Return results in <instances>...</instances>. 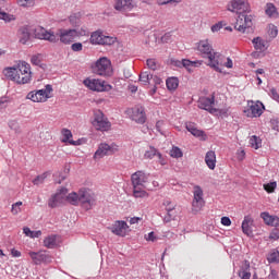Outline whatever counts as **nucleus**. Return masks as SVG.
Masks as SVG:
<instances>
[{
    "label": "nucleus",
    "mask_w": 279,
    "mask_h": 279,
    "mask_svg": "<svg viewBox=\"0 0 279 279\" xmlns=\"http://www.w3.org/2000/svg\"><path fill=\"white\" fill-rule=\"evenodd\" d=\"M222 27H223V24H221V22H219V23L211 26V32H214V33L219 32V31L222 29Z\"/></svg>",
    "instance_id": "58"
},
{
    "label": "nucleus",
    "mask_w": 279,
    "mask_h": 279,
    "mask_svg": "<svg viewBox=\"0 0 279 279\" xmlns=\"http://www.w3.org/2000/svg\"><path fill=\"white\" fill-rule=\"evenodd\" d=\"M276 189H278V182L276 181L264 184V191H266V193H275Z\"/></svg>",
    "instance_id": "37"
},
{
    "label": "nucleus",
    "mask_w": 279,
    "mask_h": 279,
    "mask_svg": "<svg viewBox=\"0 0 279 279\" xmlns=\"http://www.w3.org/2000/svg\"><path fill=\"white\" fill-rule=\"evenodd\" d=\"M133 196L136 198L147 197V192L145 191V187L133 186Z\"/></svg>",
    "instance_id": "35"
},
{
    "label": "nucleus",
    "mask_w": 279,
    "mask_h": 279,
    "mask_svg": "<svg viewBox=\"0 0 279 279\" xmlns=\"http://www.w3.org/2000/svg\"><path fill=\"white\" fill-rule=\"evenodd\" d=\"M129 90H131L132 93H136V90H138V86L130 84Z\"/></svg>",
    "instance_id": "64"
},
{
    "label": "nucleus",
    "mask_w": 279,
    "mask_h": 279,
    "mask_svg": "<svg viewBox=\"0 0 279 279\" xmlns=\"http://www.w3.org/2000/svg\"><path fill=\"white\" fill-rule=\"evenodd\" d=\"M46 179H47V173L38 175L35 180H33V184L38 186V184H43V182H45Z\"/></svg>",
    "instance_id": "49"
},
{
    "label": "nucleus",
    "mask_w": 279,
    "mask_h": 279,
    "mask_svg": "<svg viewBox=\"0 0 279 279\" xmlns=\"http://www.w3.org/2000/svg\"><path fill=\"white\" fill-rule=\"evenodd\" d=\"M254 16L247 15L246 13H240L236 19L238 32L245 34V29L252 27Z\"/></svg>",
    "instance_id": "14"
},
{
    "label": "nucleus",
    "mask_w": 279,
    "mask_h": 279,
    "mask_svg": "<svg viewBox=\"0 0 279 279\" xmlns=\"http://www.w3.org/2000/svg\"><path fill=\"white\" fill-rule=\"evenodd\" d=\"M214 114V117H221V119H226L228 117V109H217V111Z\"/></svg>",
    "instance_id": "46"
},
{
    "label": "nucleus",
    "mask_w": 279,
    "mask_h": 279,
    "mask_svg": "<svg viewBox=\"0 0 279 279\" xmlns=\"http://www.w3.org/2000/svg\"><path fill=\"white\" fill-rule=\"evenodd\" d=\"M204 206H206L204 190H202V186L195 185L193 189L192 213H199Z\"/></svg>",
    "instance_id": "7"
},
{
    "label": "nucleus",
    "mask_w": 279,
    "mask_h": 279,
    "mask_svg": "<svg viewBox=\"0 0 279 279\" xmlns=\"http://www.w3.org/2000/svg\"><path fill=\"white\" fill-rule=\"evenodd\" d=\"M20 43L22 45H27V43L29 41V38H31V34H29V28L27 27H22L20 28Z\"/></svg>",
    "instance_id": "30"
},
{
    "label": "nucleus",
    "mask_w": 279,
    "mask_h": 279,
    "mask_svg": "<svg viewBox=\"0 0 279 279\" xmlns=\"http://www.w3.org/2000/svg\"><path fill=\"white\" fill-rule=\"evenodd\" d=\"M144 239L149 243H156L158 241V236L154 231L149 232L148 234H145Z\"/></svg>",
    "instance_id": "42"
},
{
    "label": "nucleus",
    "mask_w": 279,
    "mask_h": 279,
    "mask_svg": "<svg viewBox=\"0 0 279 279\" xmlns=\"http://www.w3.org/2000/svg\"><path fill=\"white\" fill-rule=\"evenodd\" d=\"M267 29H268V36H270V38H276L278 36V26L274 24H269Z\"/></svg>",
    "instance_id": "40"
},
{
    "label": "nucleus",
    "mask_w": 279,
    "mask_h": 279,
    "mask_svg": "<svg viewBox=\"0 0 279 279\" xmlns=\"http://www.w3.org/2000/svg\"><path fill=\"white\" fill-rule=\"evenodd\" d=\"M265 14L268 15L269 19H278L279 12L278 8H276V4L268 2L265 8Z\"/></svg>",
    "instance_id": "26"
},
{
    "label": "nucleus",
    "mask_w": 279,
    "mask_h": 279,
    "mask_svg": "<svg viewBox=\"0 0 279 279\" xmlns=\"http://www.w3.org/2000/svg\"><path fill=\"white\" fill-rule=\"evenodd\" d=\"M132 0H116L114 9L119 12L123 10H132Z\"/></svg>",
    "instance_id": "27"
},
{
    "label": "nucleus",
    "mask_w": 279,
    "mask_h": 279,
    "mask_svg": "<svg viewBox=\"0 0 279 279\" xmlns=\"http://www.w3.org/2000/svg\"><path fill=\"white\" fill-rule=\"evenodd\" d=\"M250 145L251 147H253V149H260L263 142L258 138V136L253 135L250 138Z\"/></svg>",
    "instance_id": "36"
},
{
    "label": "nucleus",
    "mask_w": 279,
    "mask_h": 279,
    "mask_svg": "<svg viewBox=\"0 0 279 279\" xmlns=\"http://www.w3.org/2000/svg\"><path fill=\"white\" fill-rule=\"evenodd\" d=\"M262 219L266 223V226H271L272 228H278L279 226V217L278 216H271L267 211H263L260 214Z\"/></svg>",
    "instance_id": "23"
},
{
    "label": "nucleus",
    "mask_w": 279,
    "mask_h": 279,
    "mask_svg": "<svg viewBox=\"0 0 279 279\" xmlns=\"http://www.w3.org/2000/svg\"><path fill=\"white\" fill-rule=\"evenodd\" d=\"M19 5H21V8H32L34 0H19Z\"/></svg>",
    "instance_id": "50"
},
{
    "label": "nucleus",
    "mask_w": 279,
    "mask_h": 279,
    "mask_svg": "<svg viewBox=\"0 0 279 279\" xmlns=\"http://www.w3.org/2000/svg\"><path fill=\"white\" fill-rule=\"evenodd\" d=\"M23 233L25 234V236H29V239L32 238V229H29V227H24Z\"/></svg>",
    "instance_id": "63"
},
{
    "label": "nucleus",
    "mask_w": 279,
    "mask_h": 279,
    "mask_svg": "<svg viewBox=\"0 0 279 279\" xmlns=\"http://www.w3.org/2000/svg\"><path fill=\"white\" fill-rule=\"evenodd\" d=\"M146 64H147L148 69H150V71H156V69H158V63H156L155 59H148L146 61Z\"/></svg>",
    "instance_id": "47"
},
{
    "label": "nucleus",
    "mask_w": 279,
    "mask_h": 279,
    "mask_svg": "<svg viewBox=\"0 0 279 279\" xmlns=\"http://www.w3.org/2000/svg\"><path fill=\"white\" fill-rule=\"evenodd\" d=\"M31 62L32 64H34L35 66H40L41 62H43V54H34L31 58Z\"/></svg>",
    "instance_id": "41"
},
{
    "label": "nucleus",
    "mask_w": 279,
    "mask_h": 279,
    "mask_svg": "<svg viewBox=\"0 0 279 279\" xmlns=\"http://www.w3.org/2000/svg\"><path fill=\"white\" fill-rule=\"evenodd\" d=\"M69 19H70L71 25H75V26L80 25V16H77V14H73Z\"/></svg>",
    "instance_id": "53"
},
{
    "label": "nucleus",
    "mask_w": 279,
    "mask_h": 279,
    "mask_svg": "<svg viewBox=\"0 0 279 279\" xmlns=\"http://www.w3.org/2000/svg\"><path fill=\"white\" fill-rule=\"evenodd\" d=\"M8 106V98L7 97H1L0 98V109L5 108Z\"/></svg>",
    "instance_id": "62"
},
{
    "label": "nucleus",
    "mask_w": 279,
    "mask_h": 279,
    "mask_svg": "<svg viewBox=\"0 0 279 279\" xmlns=\"http://www.w3.org/2000/svg\"><path fill=\"white\" fill-rule=\"evenodd\" d=\"M228 10L236 14L247 13L250 12V2H247V0H232Z\"/></svg>",
    "instance_id": "13"
},
{
    "label": "nucleus",
    "mask_w": 279,
    "mask_h": 279,
    "mask_svg": "<svg viewBox=\"0 0 279 279\" xmlns=\"http://www.w3.org/2000/svg\"><path fill=\"white\" fill-rule=\"evenodd\" d=\"M93 73L95 75H100L101 77H110L112 75V63L106 57L98 59L92 66Z\"/></svg>",
    "instance_id": "4"
},
{
    "label": "nucleus",
    "mask_w": 279,
    "mask_h": 279,
    "mask_svg": "<svg viewBox=\"0 0 279 279\" xmlns=\"http://www.w3.org/2000/svg\"><path fill=\"white\" fill-rule=\"evenodd\" d=\"M151 74H149V72H142L140 74V82L144 85L147 86V84H149V81L151 80Z\"/></svg>",
    "instance_id": "38"
},
{
    "label": "nucleus",
    "mask_w": 279,
    "mask_h": 279,
    "mask_svg": "<svg viewBox=\"0 0 279 279\" xmlns=\"http://www.w3.org/2000/svg\"><path fill=\"white\" fill-rule=\"evenodd\" d=\"M253 47L256 49V51H266L267 49V41L263 39L262 37H255L253 40Z\"/></svg>",
    "instance_id": "29"
},
{
    "label": "nucleus",
    "mask_w": 279,
    "mask_h": 279,
    "mask_svg": "<svg viewBox=\"0 0 279 279\" xmlns=\"http://www.w3.org/2000/svg\"><path fill=\"white\" fill-rule=\"evenodd\" d=\"M265 110V105L260 101H252L250 109L247 110L246 117L251 118H258L263 114V111Z\"/></svg>",
    "instance_id": "18"
},
{
    "label": "nucleus",
    "mask_w": 279,
    "mask_h": 279,
    "mask_svg": "<svg viewBox=\"0 0 279 279\" xmlns=\"http://www.w3.org/2000/svg\"><path fill=\"white\" fill-rule=\"evenodd\" d=\"M66 193H69V190L66 187H61L54 195L51 196L48 202V206L50 208H57L59 204H62V202L66 199Z\"/></svg>",
    "instance_id": "17"
},
{
    "label": "nucleus",
    "mask_w": 279,
    "mask_h": 279,
    "mask_svg": "<svg viewBox=\"0 0 279 279\" xmlns=\"http://www.w3.org/2000/svg\"><path fill=\"white\" fill-rule=\"evenodd\" d=\"M54 36H57V40L60 38L63 45H71L77 38V29H59Z\"/></svg>",
    "instance_id": "12"
},
{
    "label": "nucleus",
    "mask_w": 279,
    "mask_h": 279,
    "mask_svg": "<svg viewBox=\"0 0 279 279\" xmlns=\"http://www.w3.org/2000/svg\"><path fill=\"white\" fill-rule=\"evenodd\" d=\"M138 221H143V218L141 217H133L129 220V223H131V226H134V223H138Z\"/></svg>",
    "instance_id": "61"
},
{
    "label": "nucleus",
    "mask_w": 279,
    "mask_h": 279,
    "mask_svg": "<svg viewBox=\"0 0 279 279\" xmlns=\"http://www.w3.org/2000/svg\"><path fill=\"white\" fill-rule=\"evenodd\" d=\"M92 45H114L117 43V37L105 35L101 31H96L90 36Z\"/></svg>",
    "instance_id": "9"
},
{
    "label": "nucleus",
    "mask_w": 279,
    "mask_h": 279,
    "mask_svg": "<svg viewBox=\"0 0 279 279\" xmlns=\"http://www.w3.org/2000/svg\"><path fill=\"white\" fill-rule=\"evenodd\" d=\"M221 225L227 226V227L232 226V220H230V217L225 216V217L221 218Z\"/></svg>",
    "instance_id": "55"
},
{
    "label": "nucleus",
    "mask_w": 279,
    "mask_h": 279,
    "mask_svg": "<svg viewBox=\"0 0 279 279\" xmlns=\"http://www.w3.org/2000/svg\"><path fill=\"white\" fill-rule=\"evenodd\" d=\"M131 119L132 121H135V123H140L141 125H143V123L147 121V117L145 116V108L134 107L132 110Z\"/></svg>",
    "instance_id": "19"
},
{
    "label": "nucleus",
    "mask_w": 279,
    "mask_h": 279,
    "mask_svg": "<svg viewBox=\"0 0 279 279\" xmlns=\"http://www.w3.org/2000/svg\"><path fill=\"white\" fill-rule=\"evenodd\" d=\"M170 156L172 158H182L183 154L179 147H172V149L170 151Z\"/></svg>",
    "instance_id": "43"
},
{
    "label": "nucleus",
    "mask_w": 279,
    "mask_h": 279,
    "mask_svg": "<svg viewBox=\"0 0 279 279\" xmlns=\"http://www.w3.org/2000/svg\"><path fill=\"white\" fill-rule=\"evenodd\" d=\"M197 51L202 58L208 59V66L218 71V73H221L219 64H223V54L215 52V49H213V45L208 39H203L197 44Z\"/></svg>",
    "instance_id": "2"
},
{
    "label": "nucleus",
    "mask_w": 279,
    "mask_h": 279,
    "mask_svg": "<svg viewBox=\"0 0 279 279\" xmlns=\"http://www.w3.org/2000/svg\"><path fill=\"white\" fill-rule=\"evenodd\" d=\"M162 125H165V121H161V120L157 121L156 130H157V132H160L161 134H165V132H162Z\"/></svg>",
    "instance_id": "57"
},
{
    "label": "nucleus",
    "mask_w": 279,
    "mask_h": 279,
    "mask_svg": "<svg viewBox=\"0 0 279 279\" xmlns=\"http://www.w3.org/2000/svg\"><path fill=\"white\" fill-rule=\"evenodd\" d=\"M128 222L121 220V221H116L114 225L111 228V231L113 234H117L118 236H125L128 234L129 230Z\"/></svg>",
    "instance_id": "21"
},
{
    "label": "nucleus",
    "mask_w": 279,
    "mask_h": 279,
    "mask_svg": "<svg viewBox=\"0 0 279 279\" xmlns=\"http://www.w3.org/2000/svg\"><path fill=\"white\" fill-rule=\"evenodd\" d=\"M3 74L16 84H29L32 82V66L25 61H20L13 68H5Z\"/></svg>",
    "instance_id": "1"
},
{
    "label": "nucleus",
    "mask_w": 279,
    "mask_h": 279,
    "mask_svg": "<svg viewBox=\"0 0 279 279\" xmlns=\"http://www.w3.org/2000/svg\"><path fill=\"white\" fill-rule=\"evenodd\" d=\"M185 128L187 132H191L192 135L195 136L196 138H201V141H206L207 138L206 133L197 129V126H195V123L189 122L185 124Z\"/></svg>",
    "instance_id": "22"
},
{
    "label": "nucleus",
    "mask_w": 279,
    "mask_h": 279,
    "mask_svg": "<svg viewBox=\"0 0 279 279\" xmlns=\"http://www.w3.org/2000/svg\"><path fill=\"white\" fill-rule=\"evenodd\" d=\"M72 51H82V49H84V46L82 45V43H74L71 46Z\"/></svg>",
    "instance_id": "54"
},
{
    "label": "nucleus",
    "mask_w": 279,
    "mask_h": 279,
    "mask_svg": "<svg viewBox=\"0 0 279 279\" xmlns=\"http://www.w3.org/2000/svg\"><path fill=\"white\" fill-rule=\"evenodd\" d=\"M14 15L5 13V11L1 10L0 8V20L4 21V23H10L12 21H14Z\"/></svg>",
    "instance_id": "39"
},
{
    "label": "nucleus",
    "mask_w": 279,
    "mask_h": 279,
    "mask_svg": "<svg viewBox=\"0 0 279 279\" xmlns=\"http://www.w3.org/2000/svg\"><path fill=\"white\" fill-rule=\"evenodd\" d=\"M21 206H23V202H16L12 205L11 213L13 215H19L21 213Z\"/></svg>",
    "instance_id": "45"
},
{
    "label": "nucleus",
    "mask_w": 279,
    "mask_h": 279,
    "mask_svg": "<svg viewBox=\"0 0 279 279\" xmlns=\"http://www.w3.org/2000/svg\"><path fill=\"white\" fill-rule=\"evenodd\" d=\"M205 162L208 169H210L211 171L215 170V168L217 167V155L214 150H209L206 153Z\"/></svg>",
    "instance_id": "24"
},
{
    "label": "nucleus",
    "mask_w": 279,
    "mask_h": 279,
    "mask_svg": "<svg viewBox=\"0 0 279 279\" xmlns=\"http://www.w3.org/2000/svg\"><path fill=\"white\" fill-rule=\"evenodd\" d=\"M92 125L100 132H108L110 130V121H108V118L104 116L101 110L95 111Z\"/></svg>",
    "instance_id": "8"
},
{
    "label": "nucleus",
    "mask_w": 279,
    "mask_h": 279,
    "mask_svg": "<svg viewBox=\"0 0 279 279\" xmlns=\"http://www.w3.org/2000/svg\"><path fill=\"white\" fill-rule=\"evenodd\" d=\"M166 86L168 90H175L180 86V81L175 76L169 77L166 81Z\"/></svg>",
    "instance_id": "33"
},
{
    "label": "nucleus",
    "mask_w": 279,
    "mask_h": 279,
    "mask_svg": "<svg viewBox=\"0 0 279 279\" xmlns=\"http://www.w3.org/2000/svg\"><path fill=\"white\" fill-rule=\"evenodd\" d=\"M9 128L16 133L21 132V126L19 125V122L16 120L9 121Z\"/></svg>",
    "instance_id": "44"
},
{
    "label": "nucleus",
    "mask_w": 279,
    "mask_h": 279,
    "mask_svg": "<svg viewBox=\"0 0 279 279\" xmlns=\"http://www.w3.org/2000/svg\"><path fill=\"white\" fill-rule=\"evenodd\" d=\"M270 128L275 130V132H279V119L270 120Z\"/></svg>",
    "instance_id": "52"
},
{
    "label": "nucleus",
    "mask_w": 279,
    "mask_h": 279,
    "mask_svg": "<svg viewBox=\"0 0 279 279\" xmlns=\"http://www.w3.org/2000/svg\"><path fill=\"white\" fill-rule=\"evenodd\" d=\"M203 64V60L191 61L189 59H183L182 61H178V65L184 66L189 73H193L194 69H199Z\"/></svg>",
    "instance_id": "20"
},
{
    "label": "nucleus",
    "mask_w": 279,
    "mask_h": 279,
    "mask_svg": "<svg viewBox=\"0 0 279 279\" xmlns=\"http://www.w3.org/2000/svg\"><path fill=\"white\" fill-rule=\"evenodd\" d=\"M161 43H171V33H166V34L161 37Z\"/></svg>",
    "instance_id": "60"
},
{
    "label": "nucleus",
    "mask_w": 279,
    "mask_h": 279,
    "mask_svg": "<svg viewBox=\"0 0 279 279\" xmlns=\"http://www.w3.org/2000/svg\"><path fill=\"white\" fill-rule=\"evenodd\" d=\"M60 243V235L51 234L44 240V245H58Z\"/></svg>",
    "instance_id": "34"
},
{
    "label": "nucleus",
    "mask_w": 279,
    "mask_h": 279,
    "mask_svg": "<svg viewBox=\"0 0 279 279\" xmlns=\"http://www.w3.org/2000/svg\"><path fill=\"white\" fill-rule=\"evenodd\" d=\"M163 206L166 207V210H169V208H175V204L169 199L163 201Z\"/></svg>",
    "instance_id": "56"
},
{
    "label": "nucleus",
    "mask_w": 279,
    "mask_h": 279,
    "mask_svg": "<svg viewBox=\"0 0 279 279\" xmlns=\"http://www.w3.org/2000/svg\"><path fill=\"white\" fill-rule=\"evenodd\" d=\"M119 151V146L114 143L112 144H106L102 143L98 146V149L96 150L94 158H104V156H112V154H117Z\"/></svg>",
    "instance_id": "10"
},
{
    "label": "nucleus",
    "mask_w": 279,
    "mask_h": 279,
    "mask_svg": "<svg viewBox=\"0 0 279 279\" xmlns=\"http://www.w3.org/2000/svg\"><path fill=\"white\" fill-rule=\"evenodd\" d=\"M72 206H82L84 210H90L97 204V196L93 191L82 189L78 193H71L66 197Z\"/></svg>",
    "instance_id": "3"
},
{
    "label": "nucleus",
    "mask_w": 279,
    "mask_h": 279,
    "mask_svg": "<svg viewBox=\"0 0 279 279\" xmlns=\"http://www.w3.org/2000/svg\"><path fill=\"white\" fill-rule=\"evenodd\" d=\"M268 95H269V97H271V99L279 102V94L276 88H274V87L270 88Z\"/></svg>",
    "instance_id": "48"
},
{
    "label": "nucleus",
    "mask_w": 279,
    "mask_h": 279,
    "mask_svg": "<svg viewBox=\"0 0 279 279\" xmlns=\"http://www.w3.org/2000/svg\"><path fill=\"white\" fill-rule=\"evenodd\" d=\"M215 106V97H201L198 99V108L201 110H206L209 114H215L217 112V108Z\"/></svg>",
    "instance_id": "15"
},
{
    "label": "nucleus",
    "mask_w": 279,
    "mask_h": 279,
    "mask_svg": "<svg viewBox=\"0 0 279 279\" xmlns=\"http://www.w3.org/2000/svg\"><path fill=\"white\" fill-rule=\"evenodd\" d=\"M226 57L222 56V64H219V66H226L227 69H232L233 62L232 59L227 58V62H225Z\"/></svg>",
    "instance_id": "51"
},
{
    "label": "nucleus",
    "mask_w": 279,
    "mask_h": 279,
    "mask_svg": "<svg viewBox=\"0 0 279 279\" xmlns=\"http://www.w3.org/2000/svg\"><path fill=\"white\" fill-rule=\"evenodd\" d=\"M83 84L86 88L95 90L96 93H108L109 90H112V85L99 78H85Z\"/></svg>",
    "instance_id": "5"
},
{
    "label": "nucleus",
    "mask_w": 279,
    "mask_h": 279,
    "mask_svg": "<svg viewBox=\"0 0 279 279\" xmlns=\"http://www.w3.org/2000/svg\"><path fill=\"white\" fill-rule=\"evenodd\" d=\"M40 236H43V231L40 230L31 232V239H38Z\"/></svg>",
    "instance_id": "59"
},
{
    "label": "nucleus",
    "mask_w": 279,
    "mask_h": 279,
    "mask_svg": "<svg viewBox=\"0 0 279 279\" xmlns=\"http://www.w3.org/2000/svg\"><path fill=\"white\" fill-rule=\"evenodd\" d=\"M34 36L39 40H48V43H58V35L51 31H46L45 27L37 26L34 28Z\"/></svg>",
    "instance_id": "11"
},
{
    "label": "nucleus",
    "mask_w": 279,
    "mask_h": 279,
    "mask_svg": "<svg viewBox=\"0 0 279 279\" xmlns=\"http://www.w3.org/2000/svg\"><path fill=\"white\" fill-rule=\"evenodd\" d=\"M132 186L146 187L147 182H149V174L143 171H136L131 177Z\"/></svg>",
    "instance_id": "16"
},
{
    "label": "nucleus",
    "mask_w": 279,
    "mask_h": 279,
    "mask_svg": "<svg viewBox=\"0 0 279 279\" xmlns=\"http://www.w3.org/2000/svg\"><path fill=\"white\" fill-rule=\"evenodd\" d=\"M53 92V87L51 85H46L44 89H38L36 92H29L27 94V99H31V101H35L37 104L44 102L49 97H51V93Z\"/></svg>",
    "instance_id": "6"
},
{
    "label": "nucleus",
    "mask_w": 279,
    "mask_h": 279,
    "mask_svg": "<svg viewBox=\"0 0 279 279\" xmlns=\"http://www.w3.org/2000/svg\"><path fill=\"white\" fill-rule=\"evenodd\" d=\"M251 225L252 218H250L248 216L244 217V220L242 221V231L244 232V234H247V236L252 234V227H250Z\"/></svg>",
    "instance_id": "32"
},
{
    "label": "nucleus",
    "mask_w": 279,
    "mask_h": 279,
    "mask_svg": "<svg viewBox=\"0 0 279 279\" xmlns=\"http://www.w3.org/2000/svg\"><path fill=\"white\" fill-rule=\"evenodd\" d=\"M61 134L63 136V140H62L63 143H70V145H77V142L71 140L73 138V133H71V130L63 129L61 131Z\"/></svg>",
    "instance_id": "31"
},
{
    "label": "nucleus",
    "mask_w": 279,
    "mask_h": 279,
    "mask_svg": "<svg viewBox=\"0 0 279 279\" xmlns=\"http://www.w3.org/2000/svg\"><path fill=\"white\" fill-rule=\"evenodd\" d=\"M166 211L167 215L163 216L165 223H170V221H175V219H178V209H175V207H168Z\"/></svg>",
    "instance_id": "28"
},
{
    "label": "nucleus",
    "mask_w": 279,
    "mask_h": 279,
    "mask_svg": "<svg viewBox=\"0 0 279 279\" xmlns=\"http://www.w3.org/2000/svg\"><path fill=\"white\" fill-rule=\"evenodd\" d=\"M144 157L148 160H153V158H158V160H162V154L156 149L154 146H149V148L145 151Z\"/></svg>",
    "instance_id": "25"
}]
</instances>
